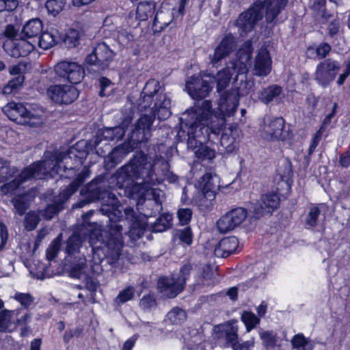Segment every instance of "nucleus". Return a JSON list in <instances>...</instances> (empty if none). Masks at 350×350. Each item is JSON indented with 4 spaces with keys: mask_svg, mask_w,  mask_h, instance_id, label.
Instances as JSON below:
<instances>
[{
    "mask_svg": "<svg viewBox=\"0 0 350 350\" xmlns=\"http://www.w3.org/2000/svg\"><path fill=\"white\" fill-rule=\"evenodd\" d=\"M340 69V65L337 60L325 59L317 65L314 79L320 85L326 88L335 79Z\"/></svg>",
    "mask_w": 350,
    "mask_h": 350,
    "instance_id": "f8f14e48",
    "label": "nucleus"
},
{
    "mask_svg": "<svg viewBox=\"0 0 350 350\" xmlns=\"http://www.w3.org/2000/svg\"><path fill=\"white\" fill-rule=\"evenodd\" d=\"M282 92V87L278 84H272L264 88L258 94L259 100L264 104L268 105L274 98L278 97Z\"/></svg>",
    "mask_w": 350,
    "mask_h": 350,
    "instance_id": "473e14b6",
    "label": "nucleus"
},
{
    "mask_svg": "<svg viewBox=\"0 0 350 350\" xmlns=\"http://www.w3.org/2000/svg\"><path fill=\"white\" fill-rule=\"evenodd\" d=\"M148 162L147 155L142 151L137 152L129 162L118 168L114 177L116 186L124 190V194L130 199L138 202L146 198V188L144 183H137L141 178L143 170Z\"/></svg>",
    "mask_w": 350,
    "mask_h": 350,
    "instance_id": "f03ea898",
    "label": "nucleus"
},
{
    "mask_svg": "<svg viewBox=\"0 0 350 350\" xmlns=\"http://www.w3.org/2000/svg\"><path fill=\"white\" fill-rule=\"evenodd\" d=\"M315 51V53L319 59H325L332 51L331 45L325 42L320 43L317 47L310 45L307 47V51Z\"/></svg>",
    "mask_w": 350,
    "mask_h": 350,
    "instance_id": "864d4df0",
    "label": "nucleus"
},
{
    "mask_svg": "<svg viewBox=\"0 0 350 350\" xmlns=\"http://www.w3.org/2000/svg\"><path fill=\"white\" fill-rule=\"evenodd\" d=\"M82 246V241L79 234H72L66 241L65 252L68 256H72L79 253Z\"/></svg>",
    "mask_w": 350,
    "mask_h": 350,
    "instance_id": "e433bc0d",
    "label": "nucleus"
},
{
    "mask_svg": "<svg viewBox=\"0 0 350 350\" xmlns=\"http://www.w3.org/2000/svg\"><path fill=\"white\" fill-rule=\"evenodd\" d=\"M3 47L9 55L14 58H18L29 55L31 52L35 50L36 45L34 43L28 41L27 38L21 36V39L6 41Z\"/></svg>",
    "mask_w": 350,
    "mask_h": 350,
    "instance_id": "412c9836",
    "label": "nucleus"
},
{
    "mask_svg": "<svg viewBox=\"0 0 350 350\" xmlns=\"http://www.w3.org/2000/svg\"><path fill=\"white\" fill-rule=\"evenodd\" d=\"M159 291L167 295L170 298L176 297L183 290V284H180L176 278H170L167 276H161L157 281Z\"/></svg>",
    "mask_w": 350,
    "mask_h": 350,
    "instance_id": "5701e85b",
    "label": "nucleus"
},
{
    "mask_svg": "<svg viewBox=\"0 0 350 350\" xmlns=\"http://www.w3.org/2000/svg\"><path fill=\"white\" fill-rule=\"evenodd\" d=\"M158 81L150 79L145 84L137 100V109L141 111L150 110V116L159 120H167L171 115V100L165 94L160 92Z\"/></svg>",
    "mask_w": 350,
    "mask_h": 350,
    "instance_id": "20e7f679",
    "label": "nucleus"
},
{
    "mask_svg": "<svg viewBox=\"0 0 350 350\" xmlns=\"http://www.w3.org/2000/svg\"><path fill=\"white\" fill-rule=\"evenodd\" d=\"M55 82H68L78 84L85 77L84 68L77 62L62 61L53 69Z\"/></svg>",
    "mask_w": 350,
    "mask_h": 350,
    "instance_id": "1a4fd4ad",
    "label": "nucleus"
},
{
    "mask_svg": "<svg viewBox=\"0 0 350 350\" xmlns=\"http://www.w3.org/2000/svg\"><path fill=\"white\" fill-rule=\"evenodd\" d=\"M247 332L254 329L260 322V318L251 311H243L241 317Z\"/></svg>",
    "mask_w": 350,
    "mask_h": 350,
    "instance_id": "c03bdc74",
    "label": "nucleus"
},
{
    "mask_svg": "<svg viewBox=\"0 0 350 350\" xmlns=\"http://www.w3.org/2000/svg\"><path fill=\"white\" fill-rule=\"evenodd\" d=\"M193 270V266L191 263H185L180 268L179 273L176 279L178 280L180 284H183V288H185L187 280L189 279L191 271Z\"/></svg>",
    "mask_w": 350,
    "mask_h": 350,
    "instance_id": "bf43d9fd",
    "label": "nucleus"
},
{
    "mask_svg": "<svg viewBox=\"0 0 350 350\" xmlns=\"http://www.w3.org/2000/svg\"><path fill=\"white\" fill-rule=\"evenodd\" d=\"M98 83L100 87L99 96L100 97L107 96L108 94L105 92V90L112 85L111 80L106 77H101L98 79Z\"/></svg>",
    "mask_w": 350,
    "mask_h": 350,
    "instance_id": "774afa93",
    "label": "nucleus"
},
{
    "mask_svg": "<svg viewBox=\"0 0 350 350\" xmlns=\"http://www.w3.org/2000/svg\"><path fill=\"white\" fill-rule=\"evenodd\" d=\"M46 93L53 103L59 105L72 103L78 98L79 94L75 86L66 84L51 85L46 88Z\"/></svg>",
    "mask_w": 350,
    "mask_h": 350,
    "instance_id": "9b49d317",
    "label": "nucleus"
},
{
    "mask_svg": "<svg viewBox=\"0 0 350 350\" xmlns=\"http://www.w3.org/2000/svg\"><path fill=\"white\" fill-rule=\"evenodd\" d=\"M248 215L247 209L236 207L221 216L217 222L218 230L221 233H226L239 226Z\"/></svg>",
    "mask_w": 350,
    "mask_h": 350,
    "instance_id": "4468645a",
    "label": "nucleus"
},
{
    "mask_svg": "<svg viewBox=\"0 0 350 350\" xmlns=\"http://www.w3.org/2000/svg\"><path fill=\"white\" fill-rule=\"evenodd\" d=\"M193 211L189 208H180L177 211V218L178 225L180 226H189L191 221Z\"/></svg>",
    "mask_w": 350,
    "mask_h": 350,
    "instance_id": "5fc2aeb1",
    "label": "nucleus"
},
{
    "mask_svg": "<svg viewBox=\"0 0 350 350\" xmlns=\"http://www.w3.org/2000/svg\"><path fill=\"white\" fill-rule=\"evenodd\" d=\"M219 117V111L215 113L211 101L205 100L201 106L191 107L183 113L179 118L180 129L210 130L213 133L211 127L217 126Z\"/></svg>",
    "mask_w": 350,
    "mask_h": 350,
    "instance_id": "39448f33",
    "label": "nucleus"
},
{
    "mask_svg": "<svg viewBox=\"0 0 350 350\" xmlns=\"http://www.w3.org/2000/svg\"><path fill=\"white\" fill-rule=\"evenodd\" d=\"M25 79L24 75L14 77L4 85L2 90L3 94L5 95L15 94L22 87Z\"/></svg>",
    "mask_w": 350,
    "mask_h": 350,
    "instance_id": "58836bf2",
    "label": "nucleus"
},
{
    "mask_svg": "<svg viewBox=\"0 0 350 350\" xmlns=\"http://www.w3.org/2000/svg\"><path fill=\"white\" fill-rule=\"evenodd\" d=\"M109 219L111 224L105 241V245L112 254L119 256L124 246L122 226L117 224L119 221H111L109 218Z\"/></svg>",
    "mask_w": 350,
    "mask_h": 350,
    "instance_id": "6ab92c4d",
    "label": "nucleus"
},
{
    "mask_svg": "<svg viewBox=\"0 0 350 350\" xmlns=\"http://www.w3.org/2000/svg\"><path fill=\"white\" fill-rule=\"evenodd\" d=\"M132 121V117L128 116L125 117L121 124L118 126L112 127L113 134L114 135V141L118 142L122 140L124 137L126 132L128 129L129 126L131 124Z\"/></svg>",
    "mask_w": 350,
    "mask_h": 350,
    "instance_id": "8fccbe9b",
    "label": "nucleus"
},
{
    "mask_svg": "<svg viewBox=\"0 0 350 350\" xmlns=\"http://www.w3.org/2000/svg\"><path fill=\"white\" fill-rule=\"evenodd\" d=\"M36 193L32 190H28L22 193L16 195L12 199V203L16 213L19 215H23L30 207L31 203L34 200Z\"/></svg>",
    "mask_w": 350,
    "mask_h": 350,
    "instance_id": "bb28decb",
    "label": "nucleus"
},
{
    "mask_svg": "<svg viewBox=\"0 0 350 350\" xmlns=\"http://www.w3.org/2000/svg\"><path fill=\"white\" fill-rule=\"evenodd\" d=\"M291 345L294 349L304 348L308 344V340L302 333L294 335L291 339Z\"/></svg>",
    "mask_w": 350,
    "mask_h": 350,
    "instance_id": "e2e57ef3",
    "label": "nucleus"
},
{
    "mask_svg": "<svg viewBox=\"0 0 350 350\" xmlns=\"http://www.w3.org/2000/svg\"><path fill=\"white\" fill-rule=\"evenodd\" d=\"M37 39L39 47L44 50L51 48L57 43L55 36L47 31L42 30Z\"/></svg>",
    "mask_w": 350,
    "mask_h": 350,
    "instance_id": "de8ad7c7",
    "label": "nucleus"
},
{
    "mask_svg": "<svg viewBox=\"0 0 350 350\" xmlns=\"http://www.w3.org/2000/svg\"><path fill=\"white\" fill-rule=\"evenodd\" d=\"M321 211L319 207L314 206L310 208L309 213L306 217V224L310 227H315L317 225L318 218Z\"/></svg>",
    "mask_w": 350,
    "mask_h": 350,
    "instance_id": "052dcab7",
    "label": "nucleus"
},
{
    "mask_svg": "<svg viewBox=\"0 0 350 350\" xmlns=\"http://www.w3.org/2000/svg\"><path fill=\"white\" fill-rule=\"evenodd\" d=\"M87 157V152L85 150H78L76 148L72 146L68 152V157L70 159H74L77 165L70 167L71 169H75L78 165H82Z\"/></svg>",
    "mask_w": 350,
    "mask_h": 350,
    "instance_id": "6e6d98bb",
    "label": "nucleus"
},
{
    "mask_svg": "<svg viewBox=\"0 0 350 350\" xmlns=\"http://www.w3.org/2000/svg\"><path fill=\"white\" fill-rule=\"evenodd\" d=\"M239 239L234 237H228L221 239L216 245L214 254L217 257L227 258L237 252Z\"/></svg>",
    "mask_w": 350,
    "mask_h": 350,
    "instance_id": "393cba45",
    "label": "nucleus"
},
{
    "mask_svg": "<svg viewBox=\"0 0 350 350\" xmlns=\"http://www.w3.org/2000/svg\"><path fill=\"white\" fill-rule=\"evenodd\" d=\"M61 242L62 234H60L49 244L46 250V258L49 261H52L57 256L61 247Z\"/></svg>",
    "mask_w": 350,
    "mask_h": 350,
    "instance_id": "3c124183",
    "label": "nucleus"
},
{
    "mask_svg": "<svg viewBox=\"0 0 350 350\" xmlns=\"http://www.w3.org/2000/svg\"><path fill=\"white\" fill-rule=\"evenodd\" d=\"M157 16V3L153 0H144L138 3L136 8L135 18L139 21H146Z\"/></svg>",
    "mask_w": 350,
    "mask_h": 350,
    "instance_id": "cd10ccee",
    "label": "nucleus"
},
{
    "mask_svg": "<svg viewBox=\"0 0 350 350\" xmlns=\"http://www.w3.org/2000/svg\"><path fill=\"white\" fill-rule=\"evenodd\" d=\"M167 319L173 325H180L187 319V314L179 307H174L166 315Z\"/></svg>",
    "mask_w": 350,
    "mask_h": 350,
    "instance_id": "37998d69",
    "label": "nucleus"
},
{
    "mask_svg": "<svg viewBox=\"0 0 350 350\" xmlns=\"http://www.w3.org/2000/svg\"><path fill=\"white\" fill-rule=\"evenodd\" d=\"M7 116L16 124L33 126L38 116L21 103L12 102L7 106Z\"/></svg>",
    "mask_w": 350,
    "mask_h": 350,
    "instance_id": "dca6fc26",
    "label": "nucleus"
},
{
    "mask_svg": "<svg viewBox=\"0 0 350 350\" xmlns=\"http://www.w3.org/2000/svg\"><path fill=\"white\" fill-rule=\"evenodd\" d=\"M43 29V23L38 18H32L27 21L21 31V36L26 38H37Z\"/></svg>",
    "mask_w": 350,
    "mask_h": 350,
    "instance_id": "2f4dec72",
    "label": "nucleus"
},
{
    "mask_svg": "<svg viewBox=\"0 0 350 350\" xmlns=\"http://www.w3.org/2000/svg\"><path fill=\"white\" fill-rule=\"evenodd\" d=\"M46 172V161L40 159L25 167L19 174L21 178H22L25 183L29 180L41 178V176L44 175Z\"/></svg>",
    "mask_w": 350,
    "mask_h": 350,
    "instance_id": "a878e982",
    "label": "nucleus"
},
{
    "mask_svg": "<svg viewBox=\"0 0 350 350\" xmlns=\"http://www.w3.org/2000/svg\"><path fill=\"white\" fill-rule=\"evenodd\" d=\"M239 104V96L237 91H224L219 97L217 110L219 113L217 126H211L213 134L219 133L224 129L226 117L234 116Z\"/></svg>",
    "mask_w": 350,
    "mask_h": 350,
    "instance_id": "6e6552de",
    "label": "nucleus"
},
{
    "mask_svg": "<svg viewBox=\"0 0 350 350\" xmlns=\"http://www.w3.org/2000/svg\"><path fill=\"white\" fill-rule=\"evenodd\" d=\"M79 33L77 30L71 29L65 35L64 42L68 48L76 47L79 44Z\"/></svg>",
    "mask_w": 350,
    "mask_h": 350,
    "instance_id": "13d9d810",
    "label": "nucleus"
},
{
    "mask_svg": "<svg viewBox=\"0 0 350 350\" xmlns=\"http://www.w3.org/2000/svg\"><path fill=\"white\" fill-rule=\"evenodd\" d=\"M82 206L96 202H100V211L111 221H120L123 217L122 205L107 185L106 176L102 174L96 176L90 182L83 186L80 190Z\"/></svg>",
    "mask_w": 350,
    "mask_h": 350,
    "instance_id": "f257e3e1",
    "label": "nucleus"
},
{
    "mask_svg": "<svg viewBox=\"0 0 350 350\" xmlns=\"http://www.w3.org/2000/svg\"><path fill=\"white\" fill-rule=\"evenodd\" d=\"M176 237L181 244L191 246L193 242V232L190 226L176 230Z\"/></svg>",
    "mask_w": 350,
    "mask_h": 350,
    "instance_id": "79ce46f5",
    "label": "nucleus"
},
{
    "mask_svg": "<svg viewBox=\"0 0 350 350\" xmlns=\"http://www.w3.org/2000/svg\"><path fill=\"white\" fill-rule=\"evenodd\" d=\"M272 60L269 51L262 48L257 53L254 61V70L257 76H267L271 71Z\"/></svg>",
    "mask_w": 350,
    "mask_h": 350,
    "instance_id": "b1692460",
    "label": "nucleus"
},
{
    "mask_svg": "<svg viewBox=\"0 0 350 350\" xmlns=\"http://www.w3.org/2000/svg\"><path fill=\"white\" fill-rule=\"evenodd\" d=\"M209 133L210 130L179 129L178 135L187 140L188 147L194 150L198 161L211 163L216 157V152L205 144L208 139Z\"/></svg>",
    "mask_w": 350,
    "mask_h": 350,
    "instance_id": "0eeeda50",
    "label": "nucleus"
},
{
    "mask_svg": "<svg viewBox=\"0 0 350 350\" xmlns=\"http://www.w3.org/2000/svg\"><path fill=\"white\" fill-rule=\"evenodd\" d=\"M19 5L18 0H0V13L14 11Z\"/></svg>",
    "mask_w": 350,
    "mask_h": 350,
    "instance_id": "0e129e2a",
    "label": "nucleus"
},
{
    "mask_svg": "<svg viewBox=\"0 0 350 350\" xmlns=\"http://www.w3.org/2000/svg\"><path fill=\"white\" fill-rule=\"evenodd\" d=\"M15 299L25 308L29 307L33 302V297L28 293H17L14 296Z\"/></svg>",
    "mask_w": 350,
    "mask_h": 350,
    "instance_id": "338daca9",
    "label": "nucleus"
},
{
    "mask_svg": "<svg viewBox=\"0 0 350 350\" xmlns=\"http://www.w3.org/2000/svg\"><path fill=\"white\" fill-rule=\"evenodd\" d=\"M91 171L90 167L85 165L77 176L61 189L57 199H54L53 203L48 204L41 211V215L45 220H51L64 208L65 203L82 187L86 179L90 177Z\"/></svg>",
    "mask_w": 350,
    "mask_h": 350,
    "instance_id": "423d86ee",
    "label": "nucleus"
},
{
    "mask_svg": "<svg viewBox=\"0 0 350 350\" xmlns=\"http://www.w3.org/2000/svg\"><path fill=\"white\" fill-rule=\"evenodd\" d=\"M280 197L277 192H267L260 196L259 204L254 208V216L259 219L266 215H271L280 207Z\"/></svg>",
    "mask_w": 350,
    "mask_h": 350,
    "instance_id": "a211bd4d",
    "label": "nucleus"
},
{
    "mask_svg": "<svg viewBox=\"0 0 350 350\" xmlns=\"http://www.w3.org/2000/svg\"><path fill=\"white\" fill-rule=\"evenodd\" d=\"M134 297V291L132 287H127L122 291H121L117 296V299H118L120 303H126L130 300H131Z\"/></svg>",
    "mask_w": 350,
    "mask_h": 350,
    "instance_id": "69168bd1",
    "label": "nucleus"
},
{
    "mask_svg": "<svg viewBox=\"0 0 350 350\" xmlns=\"http://www.w3.org/2000/svg\"><path fill=\"white\" fill-rule=\"evenodd\" d=\"M232 72L229 67H225L217 72L214 77L217 82V91L220 92L225 90L230 82Z\"/></svg>",
    "mask_w": 350,
    "mask_h": 350,
    "instance_id": "f704fd0d",
    "label": "nucleus"
},
{
    "mask_svg": "<svg viewBox=\"0 0 350 350\" xmlns=\"http://www.w3.org/2000/svg\"><path fill=\"white\" fill-rule=\"evenodd\" d=\"M216 135H221L220 145L226 153L233 152L237 147V138L239 136L237 125H230L228 130L226 129V124L222 131Z\"/></svg>",
    "mask_w": 350,
    "mask_h": 350,
    "instance_id": "4be33fe9",
    "label": "nucleus"
},
{
    "mask_svg": "<svg viewBox=\"0 0 350 350\" xmlns=\"http://www.w3.org/2000/svg\"><path fill=\"white\" fill-rule=\"evenodd\" d=\"M44 159L42 161H46V169L53 170L56 167L59 166L62 162L64 156L62 152L45 151L44 154Z\"/></svg>",
    "mask_w": 350,
    "mask_h": 350,
    "instance_id": "4c0bfd02",
    "label": "nucleus"
},
{
    "mask_svg": "<svg viewBox=\"0 0 350 350\" xmlns=\"http://www.w3.org/2000/svg\"><path fill=\"white\" fill-rule=\"evenodd\" d=\"M124 146H118L112 149L109 154L104 159V167L106 170H111L122 162L126 155Z\"/></svg>",
    "mask_w": 350,
    "mask_h": 350,
    "instance_id": "7c9ffc66",
    "label": "nucleus"
},
{
    "mask_svg": "<svg viewBox=\"0 0 350 350\" xmlns=\"http://www.w3.org/2000/svg\"><path fill=\"white\" fill-rule=\"evenodd\" d=\"M265 133L273 140L284 142L290 138L291 131L286 129V121L282 116L273 117L265 126Z\"/></svg>",
    "mask_w": 350,
    "mask_h": 350,
    "instance_id": "aec40b11",
    "label": "nucleus"
},
{
    "mask_svg": "<svg viewBox=\"0 0 350 350\" xmlns=\"http://www.w3.org/2000/svg\"><path fill=\"white\" fill-rule=\"evenodd\" d=\"M114 55V52L107 44L99 42L86 56L85 63L94 71L102 72L109 68Z\"/></svg>",
    "mask_w": 350,
    "mask_h": 350,
    "instance_id": "9d476101",
    "label": "nucleus"
},
{
    "mask_svg": "<svg viewBox=\"0 0 350 350\" xmlns=\"http://www.w3.org/2000/svg\"><path fill=\"white\" fill-rule=\"evenodd\" d=\"M141 307L145 310H150L157 306V300L152 294L144 295L140 300Z\"/></svg>",
    "mask_w": 350,
    "mask_h": 350,
    "instance_id": "680f3d73",
    "label": "nucleus"
},
{
    "mask_svg": "<svg viewBox=\"0 0 350 350\" xmlns=\"http://www.w3.org/2000/svg\"><path fill=\"white\" fill-rule=\"evenodd\" d=\"M287 3L288 0H256L239 15L234 25L241 33L247 34L262 19L265 9L267 22L275 23L277 17L284 10Z\"/></svg>",
    "mask_w": 350,
    "mask_h": 350,
    "instance_id": "7ed1b4c3",
    "label": "nucleus"
},
{
    "mask_svg": "<svg viewBox=\"0 0 350 350\" xmlns=\"http://www.w3.org/2000/svg\"><path fill=\"white\" fill-rule=\"evenodd\" d=\"M237 46V38L232 33L225 34L215 48L213 54L210 55L213 66L217 67L223 59L230 56L236 50Z\"/></svg>",
    "mask_w": 350,
    "mask_h": 350,
    "instance_id": "2eb2a0df",
    "label": "nucleus"
},
{
    "mask_svg": "<svg viewBox=\"0 0 350 350\" xmlns=\"http://www.w3.org/2000/svg\"><path fill=\"white\" fill-rule=\"evenodd\" d=\"M254 46L250 40L245 41L237 53L238 59L243 62H248L252 59Z\"/></svg>",
    "mask_w": 350,
    "mask_h": 350,
    "instance_id": "a19ab883",
    "label": "nucleus"
},
{
    "mask_svg": "<svg viewBox=\"0 0 350 350\" xmlns=\"http://www.w3.org/2000/svg\"><path fill=\"white\" fill-rule=\"evenodd\" d=\"M25 182L18 174L14 179L6 182L0 187V191L4 195L14 193Z\"/></svg>",
    "mask_w": 350,
    "mask_h": 350,
    "instance_id": "a18cd8bd",
    "label": "nucleus"
},
{
    "mask_svg": "<svg viewBox=\"0 0 350 350\" xmlns=\"http://www.w3.org/2000/svg\"><path fill=\"white\" fill-rule=\"evenodd\" d=\"M198 186L206 200L212 201L215 198V186L212 173L206 172L199 180Z\"/></svg>",
    "mask_w": 350,
    "mask_h": 350,
    "instance_id": "c756f323",
    "label": "nucleus"
},
{
    "mask_svg": "<svg viewBox=\"0 0 350 350\" xmlns=\"http://www.w3.org/2000/svg\"><path fill=\"white\" fill-rule=\"evenodd\" d=\"M224 338L226 340V347L234 348L236 343H238L239 335L238 329L233 326L228 327L224 331Z\"/></svg>",
    "mask_w": 350,
    "mask_h": 350,
    "instance_id": "603ef678",
    "label": "nucleus"
},
{
    "mask_svg": "<svg viewBox=\"0 0 350 350\" xmlns=\"http://www.w3.org/2000/svg\"><path fill=\"white\" fill-rule=\"evenodd\" d=\"M14 311L7 309L1 310L0 312V332H11L12 329V318Z\"/></svg>",
    "mask_w": 350,
    "mask_h": 350,
    "instance_id": "49530a36",
    "label": "nucleus"
},
{
    "mask_svg": "<svg viewBox=\"0 0 350 350\" xmlns=\"http://www.w3.org/2000/svg\"><path fill=\"white\" fill-rule=\"evenodd\" d=\"M124 217L130 224V233L140 237L144 230V224L134 208L131 206L126 207L124 209Z\"/></svg>",
    "mask_w": 350,
    "mask_h": 350,
    "instance_id": "c85d7f7f",
    "label": "nucleus"
},
{
    "mask_svg": "<svg viewBox=\"0 0 350 350\" xmlns=\"http://www.w3.org/2000/svg\"><path fill=\"white\" fill-rule=\"evenodd\" d=\"M66 4V0H46L44 8L49 15L55 17L64 10Z\"/></svg>",
    "mask_w": 350,
    "mask_h": 350,
    "instance_id": "ea45409f",
    "label": "nucleus"
},
{
    "mask_svg": "<svg viewBox=\"0 0 350 350\" xmlns=\"http://www.w3.org/2000/svg\"><path fill=\"white\" fill-rule=\"evenodd\" d=\"M260 337L265 348H273L277 343V335L273 331H265L260 333Z\"/></svg>",
    "mask_w": 350,
    "mask_h": 350,
    "instance_id": "4d7b16f0",
    "label": "nucleus"
},
{
    "mask_svg": "<svg viewBox=\"0 0 350 350\" xmlns=\"http://www.w3.org/2000/svg\"><path fill=\"white\" fill-rule=\"evenodd\" d=\"M200 278L204 286H214L219 282L210 264L204 265L201 269Z\"/></svg>",
    "mask_w": 350,
    "mask_h": 350,
    "instance_id": "c9c22d12",
    "label": "nucleus"
},
{
    "mask_svg": "<svg viewBox=\"0 0 350 350\" xmlns=\"http://www.w3.org/2000/svg\"><path fill=\"white\" fill-rule=\"evenodd\" d=\"M173 216L170 213H163L159 215L152 225V231L162 232L172 227Z\"/></svg>",
    "mask_w": 350,
    "mask_h": 350,
    "instance_id": "72a5a7b5",
    "label": "nucleus"
},
{
    "mask_svg": "<svg viewBox=\"0 0 350 350\" xmlns=\"http://www.w3.org/2000/svg\"><path fill=\"white\" fill-rule=\"evenodd\" d=\"M188 94L196 100L207 97L213 88V81L204 79L201 75H193L186 81Z\"/></svg>",
    "mask_w": 350,
    "mask_h": 350,
    "instance_id": "ddd939ff",
    "label": "nucleus"
},
{
    "mask_svg": "<svg viewBox=\"0 0 350 350\" xmlns=\"http://www.w3.org/2000/svg\"><path fill=\"white\" fill-rule=\"evenodd\" d=\"M40 221L41 219L39 213L34 211H29L26 213L24 218L25 228L27 231H32L37 228Z\"/></svg>",
    "mask_w": 350,
    "mask_h": 350,
    "instance_id": "09e8293b",
    "label": "nucleus"
},
{
    "mask_svg": "<svg viewBox=\"0 0 350 350\" xmlns=\"http://www.w3.org/2000/svg\"><path fill=\"white\" fill-rule=\"evenodd\" d=\"M154 119L145 114L137 120L130 135V139L133 144L138 145L145 144L148 141L150 137L151 126Z\"/></svg>",
    "mask_w": 350,
    "mask_h": 350,
    "instance_id": "f3484780",
    "label": "nucleus"
}]
</instances>
